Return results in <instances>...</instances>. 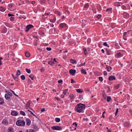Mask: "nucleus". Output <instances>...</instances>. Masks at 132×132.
I'll list each match as a JSON object with an SVG mask.
<instances>
[{"instance_id":"f257e3e1","label":"nucleus","mask_w":132,"mask_h":132,"mask_svg":"<svg viewBox=\"0 0 132 132\" xmlns=\"http://www.w3.org/2000/svg\"><path fill=\"white\" fill-rule=\"evenodd\" d=\"M86 107L84 104L79 103L78 104L75 108V111L79 113H83L84 110Z\"/></svg>"},{"instance_id":"f03ea898","label":"nucleus","mask_w":132,"mask_h":132,"mask_svg":"<svg viewBox=\"0 0 132 132\" xmlns=\"http://www.w3.org/2000/svg\"><path fill=\"white\" fill-rule=\"evenodd\" d=\"M16 125L18 126H22L25 125V122L23 120H19L16 121Z\"/></svg>"},{"instance_id":"7ed1b4c3","label":"nucleus","mask_w":132,"mask_h":132,"mask_svg":"<svg viewBox=\"0 0 132 132\" xmlns=\"http://www.w3.org/2000/svg\"><path fill=\"white\" fill-rule=\"evenodd\" d=\"M51 128L53 130H61L62 129V128L59 126H53L51 127Z\"/></svg>"},{"instance_id":"20e7f679","label":"nucleus","mask_w":132,"mask_h":132,"mask_svg":"<svg viewBox=\"0 0 132 132\" xmlns=\"http://www.w3.org/2000/svg\"><path fill=\"white\" fill-rule=\"evenodd\" d=\"M2 123L3 125H7L9 124L8 120L6 119H4L2 121Z\"/></svg>"},{"instance_id":"39448f33","label":"nucleus","mask_w":132,"mask_h":132,"mask_svg":"<svg viewBox=\"0 0 132 132\" xmlns=\"http://www.w3.org/2000/svg\"><path fill=\"white\" fill-rule=\"evenodd\" d=\"M33 27V25L31 24H29L27 25L26 27L25 31L26 32H28L31 28H32Z\"/></svg>"},{"instance_id":"423d86ee","label":"nucleus","mask_w":132,"mask_h":132,"mask_svg":"<svg viewBox=\"0 0 132 132\" xmlns=\"http://www.w3.org/2000/svg\"><path fill=\"white\" fill-rule=\"evenodd\" d=\"M59 26L60 28H65L67 27V25L64 23H61L59 25Z\"/></svg>"},{"instance_id":"0eeeda50","label":"nucleus","mask_w":132,"mask_h":132,"mask_svg":"<svg viewBox=\"0 0 132 132\" xmlns=\"http://www.w3.org/2000/svg\"><path fill=\"white\" fill-rule=\"evenodd\" d=\"M69 73L71 75H74L76 71V70L71 69L69 70Z\"/></svg>"},{"instance_id":"6e6552de","label":"nucleus","mask_w":132,"mask_h":132,"mask_svg":"<svg viewBox=\"0 0 132 132\" xmlns=\"http://www.w3.org/2000/svg\"><path fill=\"white\" fill-rule=\"evenodd\" d=\"M106 68L108 71L110 72L112 69V67L110 65L106 64Z\"/></svg>"},{"instance_id":"1a4fd4ad","label":"nucleus","mask_w":132,"mask_h":132,"mask_svg":"<svg viewBox=\"0 0 132 132\" xmlns=\"http://www.w3.org/2000/svg\"><path fill=\"white\" fill-rule=\"evenodd\" d=\"M112 8H108L106 10V12L108 14L111 13L112 12Z\"/></svg>"},{"instance_id":"9d476101","label":"nucleus","mask_w":132,"mask_h":132,"mask_svg":"<svg viewBox=\"0 0 132 132\" xmlns=\"http://www.w3.org/2000/svg\"><path fill=\"white\" fill-rule=\"evenodd\" d=\"M116 79V78L113 75L110 76L109 77V81H112L113 80H115Z\"/></svg>"},{"instance_id":"9b49d317","label":"nucleus","mask_w":132,"mask_h":132,"mask_svg":"<svg viewBox=\"0 0 132 132\" xmlns=\"http://www.w3.org/2000/svg\"><path fill=\"white\" fill-rule=\"evenodd\" d=\"M128 31V32H126L123 33V39L125 40H127V36H126V35H127Z\"/></svg>"},{"instance_id":"f8f14e48","label":"nucleus","mask_w":132,"mask_h":132,"mask_svg":"<svg viewBox=\"0 0 132 132\" xmlns=\"http://www.w3.org/2000/svg\"><path fill=\"white\" fill-rule=\"evenodd\" d=\"M7 31V29L5 27H4L3 29L1 30V32L3 33H5Z\"/></svg>"},{"instance_id":"ddd939ff","label":"nucleus","mask_w":132,"mask_h":132,"mask_svg":"<svg viewBox=\"0 0 132 132\" xmlns=\"http://www.w3.org/2000/svg\"><path fill=\"white\" fill-rule=\"evenodd\" d=\"M26 124L27 126H29L31 124L30 120L28 119H27L26 120Z\"/></svg>"},{"instance_id":"4468645a","label":"nucleus","mask_w":132,"mask_h":132,"mask_svg":"<svg viewBox=\"0 0 132 132\" xmlns=\"http://www.w3.org/2000/svg\"><path fill=\"white\" fill-rule=\"evenodd\" d=\"M11 114L12 116H16L18 115V113L16 111H13L11 112Z\"/></svg>"},{"instance_id":"2eb2a0df","label":"nucleus","mask_w":132,"mask_h":132,"mask_svg":"<svg viewBox=\"0 0 132 132\" xmlns=\"http://www.w3.org/2000/svg\"><path fill=\"white\" fill-rule=\"evenodd\" d=\"M6 10V8L5 7L1 6H0V11L2 12H4Z\"/></svg>"},{"instance_id":"dca6fc26","label":"nucleus","mask_w":132,"mask_h":132,"mask_svg":"<svg viewBox=\"0 0 132 132\" xmlns=\"http://www.w3.org/2000/svg\"><path fill=\"white\" fill-rule=\"evenodd\" d=\"M123 125L125 127H128L130 126V123L127 122H125L124 123Z\"/></svg>"},{"instance_id":"f3484780","label":"nucleus","mask_w":132,"mask_h":132,"mask_svg":"<svg viewBox=\"0 0 132 132\" xmlns=\"http://www.w3.org/2000/svg\"><path fill=\"white\" fill-rule=\"evenodd\" d=\"M5 97L6 100L8 101H10L11 100V98L10 96L7 94H6L5 95Z\"/></svg>"},{"instance_id":"a211bd4d","label":"nucleus","mask_w":132,"mask_h":132,"mask_svg":"<svg viewBox=\"0 0 132 132\" xmlns=\"http://www.w3.org/2000/svg\"><path fill=\"white\" fill-rule=\"evenodd\" d=\"M105 50L106 51V54L107 55H109L111 54L112 52L110 50L106 49Z\"/></svg>"},{"instance_id":"6ab92c4d","label":"nucleus","mask_w":132,"mask_h":132,"mask_svg":"<svg viewBox=\"0 0 132 132\" xmlns=\"http://www.w3.org/2000/svg\"><path fill=\"white\" fill-rule=\"evenodd\" d=\"M56 20V18L55 16H53V19L50 20V21L52 23H54Z\"/></svg>"},{"instance_id":"aec40b11","label":"nucleus","mask_w":132,"mask_h":132,"mask_svg":"<svg viewBox=\"0 0 132 132\" xmlns=\"http://www.w3.org/2000/svg\"><path fill=\"white\" fill-rule=\"evenodd\" d=\"M121 3L122 4V3L121 2H115L114 3V6H116L118 7L119 6H120V4Z\"/></svg>"},{"instance_id":"412c9836","label":"nucleus","mask_w":132,"mask_h":132,"mask_svg":"<svg viewBox=\"0 0 132 132\" xmlns=\"http://www.w3.org/2000/svg\"><path fill=\"white\" fill-rule=\"evenodd\" d=\"M68 90V89H65V90H63V93L64 95H67V94H69V93H68L67 92V91Z\"/></svg>"},{"instance_id":"4be33fe9","label":"nucleus","mask_w":132,"mask_h":132,"mask_svg":"<svg viewBox=\"0 0 132 132\" xmlns=\"http://www.w3.org/2000/svg\"><path fill=\"white\" fill-rule=\"evenodd\" d=\"M83 49L84 54L85 55H87L88 54V53L87 52L86 49L85 48H84Z\"/></svg>"},{"instance_id":"5701e85b","label":"nucleus","mask_w":132,"mask_h":132,"mask_svg":"<svg viewBox=\"0 0 132 132\" xmlns=\"http://www.w3.org/2000/svg\"><path fill=\"white\" fill-rule=\"evenodd\" d=\"M7 132H13V129L12 127H9L8 128Z\"/></svg>"},{"instance_id":"b1692460","label":"nucleus","mask_w":132,"mask_h":132,"mask_svg":"<svg viewBox=\"0 0 132 132\" xmlns=\"http://www.w3.org/2000/svg\"><path fill=\"white\" fill-rule=\"evenodd\" d=\"M21 74V72L19 70H17V72L16 73V75L17 76H18L20 75Z\"/></svg>"},{"instance_id":"393cba45","label":"nucleus","mask_w":132,"mask_h":132,"mask_svg":"<svg viewBox=\"0 0 132 132\" xmlns=\"http://www.w3.org/2000/svg\"><path fill=\"white\" fill-rule=\"evenodd\" d=\"M4 100L1 97H0V104H3L4 103Z\"/></svg>"},{"instance_id":"a878e982","label":"nucleus","mask_w":132,"mask_h":132,"mask_svg":"<svg viewBox=\"0 0 132 132\" xmlns=\"http://www.w3.org/2000/svg\"><path fill=\"white\" fill-rule=\"evenodd\" d=\"M116 55L117 56H118V57H120L122 56H123V54L120 53H119L117 54Z\"/></svg>"},{"instance_id":"bb28decb","label":"nucleus","mask_w":132,"mask_h":132,"mask_svg":"<svg viewBox=\"0 0 132 132\" xmlns=\"http://www.w3.org/2000/svg\"><path fill=\"white\" fill-rule=\"evenodd\" d=\"M111 98L110 96H107V100L108 102H109L111 101Z\"/></svg>"},{"instance_id":"cd10ccee","label":"nucleus","mask_w":132,"mask_h":132,"mask_svg":"<svg viewBox=\"0 0 132 132\" xmlns=\"http://www.w3.org/2000/svg\"><path fill=\"white\" fill-rule=\"evenodd\" d=\"M20 114H21L24 116L26 115L25 113L23 111H20Z\"/></svg>"},{"instance_id":"c85d7f7f","label":"nucleus","mask_w":132,"mask_h":132,"mask_svg":"<svg viewBox=\"0 0 132 132\" xmlns=\"http://www.w3.org/2000/svg\"><path fill=\"white\" fill-rule=\"evenodd\" d=\"M30 105V101H28L26 103V105L27 107H29Z\"/></svg>"},{"instance_id":"c756f323","label":"nucleus","mask_w":132,"mask_h":132,"mask_svg":"<svg viewBox=\"0 0 132 132\" xmlns=\"http://www.w3.org/2000/svg\"><path fill=\"white\" fill-rule=\"evenodd\" d=\"M25 55L27 57H28L30 56V55L29 53L28 52H26L25 53Z\"/></svg>"},{"instance_id":"7c9ffc66","label":"nucleus","mask_w":132,"mask_h":132,"mask_svg":"<svg viewBox=\"0 0 132 132\" xmlns=\"http://www.w3.org/2000/svg\"><path fill=\"white\" fill-rule=\"evenodd\" d=\"M70 61L71 62L72 64H75V63H76V61L75 60H73L72 59Z\"/></svg>"},{"instance_id":"2f4dec72","label":"nucleus","mask_w":132,"mask_h":132,"mask_svg":"<svg viewBox=\"0 0 132 132\" xmlns=\"http://www.w3.org/2000/svg\"><path fill=\"white\" fill-rule=\"evenodd\" d=\"M60 120V118H56L55 119V121L56 122H59Z\"/></svg>"},{"instance_id":"473e14b6","label":"nucleus","mask_w":132,"mask_h":132,"mask_svg":"<svg viewBox=\"0 0 132 132\" xmlns=\"http://www.w3.org/2000/svg\"><path fill=\"white\" fill-rule=\"evenodd\" d=\"M21 79L22 80H24L25 79V77L24 75H22L20 77Z\"/></svg>"},{"instance_id":"72a5a7b5","label":"nucleus","mask_w":132,"mask_h":132,"mask_svg":"<svg viewBox=\"0 0 132 132\" xmlns=\"http://www.w3.org/2000/svg\"><path fill=\"white\" fill-rule=\"evenodd\" d=\"M48 63L49 64L51 65H52L54 63V61H51L49 62Z\"/></svg>"},{"instance_id":"f704fd0d","label":"nucleus","mask_w":132,"mask_h":132,"mask_svg":"<svg viewBox=\"0 0 132 132\" xmlns=\"http://www.w3.org/2000/svg\"><path fill=\"white\" fill-rule=\"evenodd\" d=\"M7 94H8L9 96H12V94L10 92H7Z\"/></svg>"},{"instance_id":"c9c22d12","label":"nucleus","mask_w":132,"mask_h":132,"mask_svg":"<svg viewBox=\"0 0 132 132\" xmlns=\"http://www.w3.org/2000/svg\"><path fill=\"white\" fill-rule=\"evenodd\" d=\"M81 72L82 73H83L85 74H86L87 73L86 71L83 69L81 70Z\"/></svg>"},{"instance_id":"e433bc0d","label":"nucleus","mask_w":132,"mask_h":132,"mask_svg":"<svg viewBox=\"0 0 132 132\" xmlns=\"http://www.w3.org/2000/svg\"><path fill=\"white\" fill-rule=\"evenodd\" d=\"M25 70L26 72L29 73L31 72V70L30 69H26Z\"/></svg>"},{"instance_id":"4c0bfd02","label":"nucleus","mask_w":132,"mask_h":132,"mask_svg":"<svg viewBox=\"0 0 132 132\" xmlns=\"http://www.w3.org/2000/svg\"><path fill=\"white\" fill-rule=\"evenodd\" d=\"M15 18L14 17L12 16L10 18V20L11 21H13L14 20Z\"/></svg>"},{"instance_id":"58836bf2","label":"nucleus","mask_w":132,"mask_h":132,"mask_svg":"<svg viewBox=\"0 0 132 132\" xmlns=\"http://www.w3.org/2000/svg\"><path fill=\"white\" fill-rule=\"evenodd\" d=\"M69 97L71 99H73L75 97L74 95L72 94L71 95H70Z\"/></svg>"},{"instance_id":"ea45409f","label":"nucleus","mask_w":132,"mask_h":132,"mask_svg":"<svg viewBox=\"0 0 132 132\" xmlns=\"http://www.w3.org/2000/svg\"><path fill=\"white\" fill-rule=\"evenodd\" d=\"M89 7V5L88 3L85 4L84 6V7L85 8H88Z\"/></svg>"},{"instance_id":"a19ab883","label":"nucleus","mask_w":132,"mask_h":132,"mask_svg":"<svg viewBox=\"0 0 132 132\" xmlns=\"http://www.w3.org/2000/svg\"><path fill=\"white\" fill-rule=\"evenodd\" d=\"M120 84H118L115 86V88L117 89H118L119 87Z\"/></svg>"},{"instance_id":"79ce46f5","label":"nucleus","mask_w":132,"mask_h":132,"mask_svg":"<svg viewBox=\"0 0 132 132\" xmlns=\"http://www.w3.org/2000/svg\"><path fill=\"white\" fill-rule=\"evenodd\" d=\"M103 45L106 46L108 47H109V46L107 44L106 42H105L104 43Z\"/></svg>"},{"instance_id":"37998d69","label":"nucleus","mask_w":132,"mask_h":132,"mask_svg":"<svg viewBox=\"0 0 132 132\" xmlns=\"http://www.w3.org/2000/svg\"><path fill=\"white\" fill-rule=\"evenodd\" d=\"M81 89H76L77 92L78 93H81L82 92V91L81 90Z\"/></svg>"},{"instance_id":"c03bdc74","label":"nucleus","mask_w":132,"mask_h":132,"mask_svg":"<svg viewBox=\"0 0 132 132\" xmlns=\"http://www.w3.org/2000/svg\"><path fill=\"white\" fill-rule=\"evenodd\" d=\"M102 17V15H101V14H98L97 16V18L98 19H100V18H101V17Z\"/></svg>"},{"instance_id":"a18cd8bd","label":"nucleus","mask_w":132,"mask_h":132,"mask_svg":"<svg viewBox=\"0 0 132 132\" xmlns=\"http://www.w3.org/2000/svg\"><path fill=\"white\" fill-rule=\"evenodd\" d=\"M13 6V5L12 4H10L8 5V7L10 8L12 7Z\"/></svg>"},{"instance_id":"49530a36","label":"nucleus","mask_w":132,"mask_h":132,"mask_svg":"<svg viewBox=\"0 0 132 132\" xmlns=\"http://www.w3.org/2000/svg\"><path fill=\"white\" fill-rule=\"evenodd\" d=\"M13 76L14 80H15L16 81H18V77L14 76L13 75Z\"/></svg>"},{"instance_id":"de8ad7c7","label":"nucleus","mask_w":132,"mask_h":132,"mask_svg":"<svg viewBox=\"0 0 132 132\" xmlns=\"http://www.w3.org/2000/svg\"><path fill=\"white\" fill-rule=\"evenodd\" d=\"M55 14H57V15L59 16H60L61 15L60 13V12L57 11L55 12Z\"/></svg>"},{"instance_id":"09e8293b","label":"nucleus","mask_w":132,"mask_h":132,"mask_svg":"<svg viewBox=\"0 0 132 132\" xmlns=\"http://www.w3.org/2000/svg\"><path fill=\"white\" fill-rule=\"evenodd\" d=\"M98 79L99 80L101 81H102L103 80V78L101 77H99L98 78Z\"/></svg>"},{"instance_id":"8fccbe9b","label":"nucleus","mask_w":132,"mask_h":132,"mask_svg":"<svg viewBox=\"0 0 132 132\" xmlns=\"http://www.w3.org/2000/svg\"><path fill=\"white\" fill-rule=\"evenodd\" d=\"M118 109L117 108L116 109V112L115 113V116H116L117 115V113H118Z\"/></svg>"},{"instance_id":"3c124183","label":"nucleus","mask_w":132,"mask_h":132,"mask_svg":"<svg viewBox=\"0 0 132 132\" xmlns=\"http://www.w3.org/2000/svg\"><path fill=\"white\" fill-rule=\"evenodd\" d=\"M92 10L94 13H96V10L95 9H92Z\"/></svg>"},{"instance_id":"603ef678","label":"nucleus","mask_w":132,"mask_h":132,"mask_svg":"<svg viewBox=\"0 0 132 132\" xmlns=\"http://www.w3.org/2000/svg\"><path fill=\"white\" fill-rule=\"evenodd\" d=\"M3 57H0V66L2 64V62L1 60L3 59Z\"/></svg>"},{"instance_id":"864d4df0","label":"nucleus","mask_w":132,"mask_h":132,"mask_svg":"<svg viewBox=\"0 0 132 132\" xmlns=\"http://www.w3.org/2000/svg\"><path fill=\"white\" fill-rule=\"evenodd\" d=\"M36 131L34 129H30L29 131V132H35Z\"/></svg>"},{"instance_id":"5fc2aeb1","label":"nucleus","mask_w":132,"mask_h":132,"mask_svg":"<svg viewBox=\"0 0 132 132\" xmlns=\"http://www.w3.org/2000/svg\"><path fill=\"white\" fill-rule=\"evenodd\" d=\"M27 111H29L30 112L31 114L32 115H33L34 116H35V114L30 111L29 110H28Z\"/></svg>"},{"instance_id":"6e6d98bb","label":"nucleus","mask_w":132,"mask_h":132,"mask_svg":"<svg viewBox=\"0 0 132 132\" xmlns=\"http://www.w3.org/2000/svg\"><path fill=\"white\" fill-rule=\"evenodd\" d=\"M103 74L104 76H106L107 75V73L106 71H104L103 72Z\"/></svg>"},{"instance_id":"4d7b16f0","label":"nucleus","mask_w":132,"mask_h":132,"mask_svg":"<svg viewBox=\"0 0 132 132\" xmlns=\"http://www.w3.org/2000/svg\"><path fill=\"white\" fill-rule=\"evenodd\" d=\"M46 49L48 51H50L52 49L50 47H47L46 48Z\"/></svg>"},{"instance_id":"13d9d810","label":"nucleus","mask_w":132,"mask_h":132,"mask_svg":"<svg viewBox=\"0 0 132 132\" xmlns=\"http://www.w3.org/2000/svg\"><path fill=\"white\" fill-rule=\"evenodd\" d=\"M72 125H75V127H77V124L76 122H74L73 123Z\"/></svg>"},{"instance_id":"bf43d9fd","label":"nucleus","mask_w":132,"mask_h":132,"mask_svg":"<svg viewBox=\"0 0 132 132\" xmlns=\"http://www.w3.org/2000/svg\"><path fill=\"white\" fill-rule=\"evenodd\" d=\"M50 13H45L44 15L43 14L42 15L43 16H46V14L47 16V15H48Z\"/></svg>"},{"instance_id":"052dcab7","label":"nucleus","mask_w":132,"mask_h":132,"mask_svg":"<svg viewBox=\"0 0 132 132\" xmlns=\"http://www.w3.org/2000/svg\"><path fill=\"white\" fill-rule=\"evenodd\" d=\"M63 81L62 80V79H60L58 80V83L59 84L60 83H61Z\"/></svg>"},{"instance_id":"680f3d73","label":"nucleus","mask_w":132,"mask_h":132,"mask_svg":"<svg viewBox=\"0 0 132 132\" xmlns=\"http://www.w3.org/2000/svg\"><path fill=\"white\" fill-rule=\"evenodd\" d=\"M71 82L72 83H73L76 82L74 81V80L73 79H71Z\"/></svg>"},{"instance_id":"e2e57ef3","label":"nucleus","mask_w":132,"mask_h":132,"mask_svg":"<svg viewBox=\"0 0 132 132\" xmlns=\"http://www.w3.org/2000/svg\"><path fill=\"white\" fill-rule=\"evenodd\" d=\"M8 16L9 17H10V16H14V15H13L11 14L10 13H9L8 14Z\"/></svg>"},{"instance_id":"0e129e2a","label":"nucleus","mask_w":132,"mask_h":132,"mask_svg":"<svg viewBox=\"0 0 132 132\" xmlns=\"http://www.w3.org/2000/svg\"><path fill=\"white\" fill-rule=\"evenodd\" d=\"M29 77L30 79L32 80H33L34 79V77H31V76H30Z\"/></svg>"},{"instance_id":"69168bd1","label":"nucleus","mask_w":132,"mask_h":132,"mask_svg":"<svg viewBox=\"0 0 132 132\" xmlns=\"http://www.w3.org/2000/svg\"><path fill=\"white\" fill-rule=\"evenodd\" d=\"M50 26L51 27H53L54 26V25L52 23H50Z\"/></svg>"},{"instance_id":"338daca9","label":"nucleus","mask_w":132,"mask_h":132,"mask_svg":"<svg viewBox=\"0 0 132 132\" xmlns=\"http://www.w3.org/2000/svg\"><path fill=\"white\" fill-rule=\"evenodd\" d=\"M11 91L14 94L15 96H17V95L15 93V92L13 91L12 90H11Z\"/></svg>"},{"instance_id":"774afa93","label":"nucleus","mask_w":132,"mask_h":132,"mask_svg":"<svg viewBox=\"0 0 132 132\" xmlns=\"http://www.w3.org/2000/svg\"><path fill=\"white\" fill-rule=\"evenodd\" d=\"M107 132H111V129H108L107 131Z\"/></svg>"}]
</instances>
